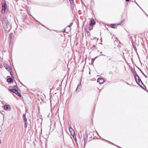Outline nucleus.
I'll list each match as a JSON object with an SVG mask.
<instances>
[{
	"label": "nucleus",
	"instance_id": "nucleus-24",
	"mask_svg": "<svg viewBox=\"0 0 148 148\" xmlns=\"http://www.w3.org/2000/svg\"><path fill=\"white\" fill-rule=\"evenodd\" d=\"M24 127L25 128H26L27 126V122L24 123Z\"/></svg>",
	"mask_w": 148,
	"mask_h": 148
},
{
	"label": "nucleus",
	"instance_id": "nucleus-15",
	"mask_svg": "<svg viewBox=\"0 0 148 148\" xmlns=\"http://www.w3.org/2000/svg\"><path fill=\"white\" fill-rule=\"evenodd\" d=\"M7 81L9 83H12L13 82V79L11 77L8 78L7 79Z\"/></svg>",
	"mask_w": 148,
	"mask_h": 148
},
{
	"label": "nucleus",
	"instance_id": "nucleus-26",
	"mask_svg": "<svg viewBox=\"0 0 148 148\" xmlns=\"http://www.w3.org/2000/svg\"><path fill=\"white\" fill-rule=\"evenodd\" d=\"M14 89H15H15H17V90H18V87L17 86H14Z\"/></svg>",
	"mask_w": 148,
	"mask_h": 148
},
{
	"label": "nucleus",
	"instance_id": "nucleus-34",
	"mask_svg": "<svg viewBox=\"0 0 148 148\" xmlns=\"http://www.w3.org/2000/svg\"><path fill=\"white\" fill-rule=\"evenodd\" d=\"M135 3H136V4H137L138 6H139V5H138V4L136 2V1H135Z\"/></svg>",
	"mask_w": 148,
	"mask_h": 148
},
{
	"label": "nucleus",
	"instance_id": "nucleus-21",
	"mask_svg": "<svg viewBox=\"0 0 148 148\" xmlns=\"http://www.w3.org/2000/svg\"><path fill=\"white\" fill-rule=\"evenodd\" d=\"M103 139V140H105V141H106L108 142H109L110 143H111V144H113V145H115L116 146V147H119V148H121V147H119V146H117V145H115L114 144V143H111V142H109V141H108V140H105V139Z\"/></svg>",
	"mask_w": 148,
	"mask_h": 148
},
{
	"label": "nucleus",
	"instance_id": "nucleus-23",
	"mask_svg": "<svg viewBox=\"0 0 148 148\" xmlns=\"http://www.w3.org/2000/svg\"><path fill=\"white\" fill-rule=\"evenodd\" d=\"M135 51H136V48L135 45H134L133 44L132 45Z\"/></svg>",
	"mask_w": 148,
	"mask_h": 148
},
{
	"label": "nucleus",
	"instance_id": "nucleus-7",
	"mask_svg": "<svg viewBox=\"0 0 148 148\" xmlns=\"http://www.w3.org/2000/svg\"><path fill=\"white\" fill-rule=\"evenodd\" d=\"M114 43L115 45H116L118 47H121V43L118 40H116L114 41Z\"/></svg>",
	"mask_w": 148,
	"mask_h": 148
},
{
	"label": "nucleus",
	"instance_id": "nucleus-2",
	"mask_svg": "<svg viewBox=\"0 0 148 148\" xmlns=\"http://www.w3.org/2000/svg\"><path fill=\"white\" fill-rule=\"evenodd\" d=\"M1 4L2 6L1 13L2 14H3L5 12V10L7 8V6L5 1L4 0H2V1Z\"/></svg>",
	"mask_w": 148,
	"mask_h": 148
},
{
	"label": "nucleus",
	"instance_id": "nucleus-11",
	"mask_svg": "<svg viewBox=\"0 0 148 148\" xmlns=\"http://www.w3.org/2000/svg\"><path fill=\"white\" fill-rule=\"evenodd\" d=\"M13 35V34L11 33L9 34V37H8V39H9V43H10L11 42V39L12 36Z\"/></svg>",
	"mask_w": 148,
	"mask_h": 148
},
{
	"label": "nucleus",
	"instance_id": "nucleus-31",
	"mask_svg": "<svg viewBox=\"0 0 148 148\" xmlns=\"http://www.w3.org/2000/svg\"><path fill=\"white\" fill-rule=\"evenodd\" d=\"M130 0H125V1L126 2H128L130 1Z\"/></svg>",
	"mask_w": 148,
	"mask_h": 148
},
{
	"label": "nucleus",
	"instance_id": "nucleus-28",
	"mask_svg": "<svg viewBox=\"0 0 148 148\" xmlns=\"http://www.w3.org/2000/svg\"><path fill=\"white\" fill-rule=\"evenodd\" d=\"M128 36L129 38H130V39H131L132 38V37L130 35H128Z\"/></svg>",
	"mask_w": 148,
	"mask_h": 148
},
{
	"label": "nucleus",
	"instance_id": "nucleus-4",
	"mask_svg": "<svg viewBox=\"0 0 148 148\" xmlns=\"http://www.w3.org/2000/svg\"><path fill=\"white\" fill-rule=\"evenodd\" d=\"M2 23L3 25V28L5 29H6L8 28V21L6 20H2Z\"/></svg>",
	"mask_w": 148,
	"mask_h": 148
},
{
	"label": "nucleus",
	"instance_id": "nucleus-33",
	"mask_svg": "<svg viewBox=\"0 0 148 148\" xmlns=\"http://www.w3.org/2000/svg\"><path fill=\"white\" fill-rule=\"evenodd\" d=\"M100 56H106L105 55H103V54L101 55Z\"/></svg>",
	"mask_w": 148,
	"mask_h": 148
},
{
	"label": "nucleus",
	"instance_id": "nucleus-39",
	"mask_svg": "<svg viewBox=\"0 0 148 148\" xmlns=\"http://www.w3.org/2000/svg\"><path fill=\"white\" fill-rule=\"evenodd\" d=\"M118 25H120V24H118Z\"/></svg>",
	"mask_w": 148,
	"mask_h": 148
},
{
	"label": "nucleus",
	"instance_id": "nucleus-13",
	"mask_svg": "<svg viewBox=\"0 0 148 148\" xmlns=\"http://www.w3.org/2000/svg\"><path fill=\"white\" fill-rule=\"evenodd\" d=\"M95 21L93 19L92 20H91L89 25L90 26H92L95 24Z\"/></svg>",
	"mask_w": 148,
	"mask_h": 148
},
{
	"label": "nucleus",
	"instance_id": "nucleus-8",
	"mask_svg": "<svg viewBox=\"0 0 148 148\" xmlns=\"http://www.w3.org/2000/svg\"><path fill=\"white\" fill-rule=\"evenodd\" d=\"M82 88V86H81V82L80 81V82L79 84H78L77 86V87L76 91L77 92H79L81 90V89Z\"/></svg>",
	"mask_w": 148,
	"mask_h": 148
},
{
	"label": "nucleus",
	"instance_id": "nucleus-32",
	"mask_svg": "<svg viewBox=\"0 0 148 148\" xmlns=\"http://www.w3.org/2000/svg\"><path fill=\"white\" fill-rule=\"evenodd\" d=\"M65 29H64L63 31V32H65Z\"/></svg>",
	"mask_w": 148,
	"mask_h": 148
},
{
	"label": "nucleus",
	"instance_id": "nucleus-38",
	"mask_svg": "<svg viewBox=\"0 0 148 148\" xmlns=\"http://www.w3.org/2000/svg\"><path fill=\"white\" fill-rule=\"evenodd\" d=\"M126 83H127V84L129 85V83H127V82H126Z\"/></svg>",
	"mask_w": 148,
	"mask_h": 148
},
{
	"label": "nucleus",
	"instance_id": "nucleus-6",
	"mask_svg": "<svg viewBox=\"0 0 148 148\" xmlns=\"http://www.w3.org/2000/svg\"><path fill=\"white\" fill-rule=\"evenodd\" d=\"M88 140V135L86 133H85L84 136V146L85 145L86 143V141Z\"/></svg>",
	"mask_w": 148,
	"mask_h": 148
},
{
	"label": "nucleus",
	"instance_id": "nucleus-35",
	"mask_svg": "<svg viewBox=\"0 0 148 148\" xmlns=\"http://www.w3.org/2000/svg\"><path fill=\"white\" fill-rule=\"evenodd\" d=\"M36 22H38V23H39V22L38 21L36 20Z\"/></svg>",
	"mask_w": 148,
	"mask_h": 148
},
{
	"label": "nucleus",
	"instance_id": "nucleus-1",
	"mask_svg": "<svg viewBox=\"0 0 148 148\" xmlns=\"http://www.w3.org/2000/svg\"><path fill=\"white\" fill-rule=\"evenodd\" d=\"M132 73L133 75H134L136 82L138 85L143 89H144L146 88L145 86L143 84L141 79L137 74L136 72L134 71H132Z\"/></svg>",
	"mask_w": 148,
	"mask_h": 148
},
{
	"label": "nucleus",
	"instance_id": "nucleus-12",
	"mask_svg": "<svg viewBox=\"0 0 148 148\" xmlns=\"http://www.w3.org/2000/svg\"><path fill=\"white\" fill-rule=\"evenodd\" d=\"M104 81L103 79V78H98L97 80V82H99L100 84H101L103 83Z\"/></svg>",
	"mask_w": 148,
	"mask_h": 148
},
{
	"label": "nucleus",
	"instance_id": "nucleus-25",
	"mask_svg": "<svg viewBox=\"0 0 148 148\" xmlns=\"http://www.w3.org/2000/svg\"><path fill=\"white\" fill-rule=\"evenodd\" d=\"M70 1V3L71 4H72L73 3V0H69Z\"/></svg>",
	"mask_w": 148,
	"mask_h": 148
},
{
	"label": "nucleus",
	"instance_id": "nucleus-10",
	"mask_svg": "<svg viewBox=\"0 0 148 148\" xmlns=\"http://www.w3.org/2000/svg\"><path fill=\"white\" fill-rule=\"evenodd\" d=\"M4 109L5 110H8L10 111V110L11 108H10L9 105H5L4 106Z\"/></svg>",
	"mask_w": 148,
	"mask_h": 148
},
{
	"label": "nucleus",
	"instance_id": "nucleus-16",
	"mask_svg": "<svg viewBox=\"0 0 148 148\" xmlns=\"http://www.w3.org/2000/svg\"><path fill=\"white\" fill-rule=\"evenodd\" d=\"M16 92L15 93V94L16 95H17L19 97H21V94L18 92V90H17L16 91Z\"/></svg>",
	"mask_w": 148,
	"mask_h": 148
},
{
	"label": "nucleus",
	"instance_id": "nucleus-22",
	"mask_svg": "<svg viewBox=\"0 0 148 148\" xmlns=\"http://www.w3.org/2000/svg\"><path fill=\"white\" fill-rule=\"evenodd\" d=\"M98 56H97L94 58H92L91 60V62L93 63L94 60L97 58H98Z\"/></svg>",
	"mask_w": 148,
	"mask_h": 148
},
{
	"label": "nucleus",
	"instance_id": "nucleus-20",
	"mask_svg": "<svg viewBox=\"0 0 148 148\" xmlns=\"http://www.w3.org/2000/svg\"><path fill=\"white\" fill-rule=\"evenodd\" d=\"M116 25L115 24H112L110 25V27L112 28H115V27Z\"/></svg>",
	"mask_w": 148,
	"mask_h": 148
},
{
	"label": "nucleus",
	"instance_id": "nucleus-29",
	"mask_svg": "<svg viewBox=\"0 0 148 148\" xmlns=\"http://www.w3.org/2000/svg\"><path fill=\"white\" fill-rule=\"evenodd\" d=\"M27 12H28V14L29 15V16H31V13L29 11H28V10H27Z\"/></svg>",
	"mask_w": 148,
	"mask_h": 148
},
{
	"label": "nucleus",
	"instance_id": "nucleus-37",
	"mask_svg": "<svg viewBox=\"0 0 148 148\" xmlns=\"http://www.w3.org/2000/svg\"><path fill=\"white\" fill-rule=\"evenodd\" d=\"M102 53V52H100V54H101Z\"/></svg>",
	"mask_w": 148,
	"mask_h": 148
},
{
	"label": "nucleus",
	"instance_id": "nucleus-19",
	"mask_svg": "<svg viewBox=\"0 0 148 148\" xmlns=\"http://www.w3.org/2000/svg\"><path fill=\"white\" fill-rule=\"evenodd\" d=\"M17 90V89L15 88V89H12L10 90V91L12 92L15 93L16 92V91Z\"/></svg>",
	"mask_w": 148,
	"mask_h": 148
},
{
	"label": "nucleus",
	"instance_id": "nucleus-36",
	"mask_svg": "<svg viewBox=\"0 0 148 148\" xmlns=\"http://www.w3.org/2000/svg\"><path fill=\"white\" fill-rule=\"evenodd\" d=\"M1 143V140H0V144Z\"/></svg>",
	"mask_w": 148,
	"mask_h": 148
},
{
	"label": "nucleus",
	"instance_id": "nucleus-14",
	"mask_svg": "<svg viewBox=\"0 0 148 148\" xmlns=\"http://www.w3.org/2000/svg\"><path fill=\"white\" fill-rule=\"evenodd\" d=\"M23 120L24 123L27 122V119L26 118V117L25 114H24L23 115Z\"/></svg>",
	"mask_w": 148,
	"mask_h": 148
},
{
	"label": "nucleus",
	"instance_id": "nucleus-17",
	"mask_svg": "<svg viewBox=\"0 0 148 148\" xmlns=\"http://www.w3.org/2000/svg\"><path fill=\"white\" fill-rule=\"evenodd\" d=\"M138 69H139V71H140L141 73L145 77L147 78V76L145 74L143 73V72L142 71V70L138 68Z\"/></svg>",
	"mask_w": 148,
	"mask_h": 148
},
{
	"label": "nucleus",
	"instance_id": "nucleus-5",
	"mask_svg": "<svg viewBox=\"0 0 148 148\" xmlns=\"http://www.w3.org/2000/svg\"><path fill=\"white\" fill-rule=\"evenodd\" d=\"M69 130L71 134V135L73 136V137L74 138V136H75V134L73 131V129L71 127H69Z\"/></svg>",
	"mask_w": 148,
	"mask_h": 148
},
{
	"label": "nucleus",
	"instance_id": "nucleus-9",
	"mask_svg": "<svg viewBox=\"0 0 148 148\" xmlns=\"http://www.w3.org/2000/svg\"><path fill=\"white\" fill-rule=\"evenodd\" d=\"M60 138L62 139L63 141H64V137L63 134V130L62 128L61 130V131L60 135Z\"/></svg>",
	"mask_w": 148,
	"mask_h": 148
},
{
	"label": "nucleus",
	"instance_id": "nucleus-3",
	"mask_svg": "<svg viewBox=\"0 0 148 148\" xmlns=\"http://www.w3.org/2000/svg\"><path fill=\"white\" fill-rule=\"evenodd\" d=\"M3 65L5 69L7 70L10 73L11 76L12 78H13V74L11 68L7 64H3Z\"/></svg>",
	"mask_w": 148,
	"mask_h": 148
},
{
	"label": "nucleus",
	"instance_id": "nucleus-27",
	"mask_svg": "<svg viewBox=\"0 0 148 148\" xmlns=\"http://www.w3.org/2000/svg\"><path fill=\"white\" fill-rule=\"evenodd\" d=\"M72 24H73V23H71L70 25H68L67 27H71V26L72 25Z\"/></svg>",
	"mask_w": 148,
	"mask_h": 148
},
{
	"label": "nucleus",
	"instance_id": "nucleus-30",
	"mask_svg": "<svg viewBox=\"0 0 148 148\" xmlns=\"http://www.w3.org/2000/svg\"><path fill=\"white\" fill-rule=\"evenodd\" d=\"M144 90H145L146 92H148V90H147L146 89V88L144 89Z\"/></svg>",
	"mask_w": 148,
	"mask_h": 148
},
{
	"label": "nucleus",
	"instance_id": "nucleus-18",
	"mask_svg": "<svg viewBox=\"0 0 148 148\" xmlns=\"http://www.w3.org/2000/svg\"><path fill=\"white\" fill-rule=\"evenodd\" d=\"M109 60H110L112 64L113 62H116V61L114 59H112V58H110L109 59Z\"/></svg>",
	"mask_w": 148,
	"mask_h": 148
}]
</instances>
